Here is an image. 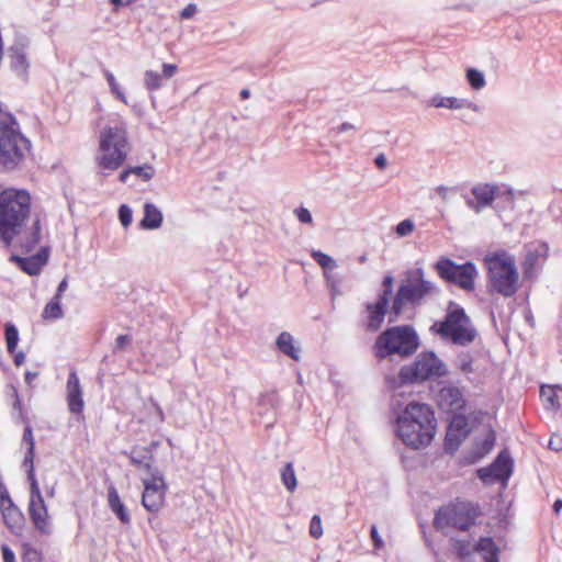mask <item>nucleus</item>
Segmentation results:
<instances>
[{"instance_id":"42","label":"nucleus","mask_w":562,"mask_h":562,"mask_svg":"<svg viewBox=\"0 0 562 562\" xmlns=\"http://www.w3.org/2000/svg\"><path fill=\"white\" fill-rule=\"evenodd\" d=\"M496 434L491 429L480 445V457L487 454L494 447Z\"/></svg>"},{"instance_id":"59","label":"nucleus","mask_w":562,"mask_h":562,"mask_svg":"<svg viewBox=\"0 0 562 562\" xmlns=\"http://www.w3.org/2000/svg\"><path fill=\"white\" fill-rule=\"evenodd\" d=\"M355 126L350 123H342L341 125H339L338 127L336 128H331L330 130V133H335L336 135L337 134H340V133H344V132H347V131H350L352 130Z\"/></svg>"},{"instance_id":"30","label":"nucleus","mask_w":562,"mask_h":562,"mask_svg":"<svg viewBox=\"0 0 562 562\" xmlns=\"http://www.w3.org/2000/svg\"><path fill=\"white\" fill-rule=\"evenodd\" d=\"M557 389H561L559 385L551 386V385H542L540 389V395L544 403V407L548 409L557 411L560 407L558 395H557Z\"/></svg>"},{"instance_id":"63","label":"nucleus","mask_w":562,"mask_h":562,"mask_svg":"<svg viewBox=\"0 0 562 562\" xmlns=\"http://www.w3.org/2000/svg\"><path fill=\"white\" fill-rule=\"evenodd\" d=\"M13 355H14V357H13L14 364L20 367L24 362V360H25L24 352L19 351V352L13 353Z\"/></svg>"},{"instance_id":"62","label":"nucleus","mask_w":562,"mask_h":562,"mask_svg":"<svg viewBox=\"0 0 562 562\" xmlns=\"http://www.w3.org/2000/svg\"><path fill=\"white\" fill-rule=\"evenodd\" d=\"M38 376V372L34 371H27L24 375L25 383L27 385H32V382Z\"/></svg>"},{"instance_id":"8","label":"nucleus","mask_w":562,"mask_h":562,"mask_svg":"<svg viewBox=\"0 0 562 562\" xmlns=\"http://www.w3.org/2000/svg\"><path fill=\"white\" fill-rule=\"evenodd\" d=\"M127 136L123 126H108L100 134L95 161L103 176L117 170L127 157Z\"/></svg>"},{"instance_id":"16","label":"nucleus","mask_w":562,"mask_h":562,"mask_svg":"<svg viewBox=\"0 0 562 562\" xmlns=\"http://www.w3.org/2000/svg\"><path fill=\"white\" fill-rule=\"evenodd\" d=\"M29 44V38L25 35L19 34L15 36L14 43L8 48L10 67L23 80L26 79L30 68V63L26 57Z\"/></svg>"},{"instance_id":"31","label":"nucleus","mask_w":562,"mask_h":562,"mask_svg":"<svg viewBox=\"0 0 562 562\" xmlns=\"http://www.w3.org/2000/svg\"><path fill=\"white\" fill-rule=\"evenodd\" d=\"M474 358L470 351L462 350L456 356L454 364L463 373L470 374L474 372Z\"/></svg>"},{"instance_id":"38","label":"nucleus","mask_w":562,"mask_h":562,"mask_svg":"<svg viewBox=\"0 0 562 562\" xmlns=\"http://www.w3.org/2000/svg\"><path fill=\"white\" fill-rule=\"evenodd\" d=\"M445 101L446 102H445L443 108H447V109L459 110L462 108H468L473 111H477V105L473 102L467 101L465 99H459V98H454V97H446Z\"/></svg>"},{"instance_id":"56","label":"nucleus","mask_w":562,"mask_h":562,"mask_svg":"<svg viewBox=\"0 0 562 562\" xmlns=\"http://www.w3.org/2000/svg\"><path fill=\"white\" fill-rule=\"evenodd\" d=\"M67 288H68V281H67V278H64V279L59 282V284H58V286H57V291H56V293H55V295H54V296H55V297H58V299H61V295H63V293L67 290Z\"/></svg>"},{"instance_id":"28","label":"nucleus","mask_w":562,"mask_h":562,"mask_svg":"<svg viewBox=\"0 0 562 562\" xmlns=\"http://www.w3.org/2000/svg\"><path fill=\"white\" fill-rule=\"evenodd\" d=\"M41 240V221L35 218L29 234L20 239V247L24 254L31 252Z\"/></svg>"},{"instance_id":"17","label":"nucleus","mask_w":562,"mask_h":562,"mask_svg":"<svg viewBox=\"0 0 562 562\" xmlns=\"http://www.w3.org/2000/svg\"><path fill=\"white\" fill-rule=\"evenodd\" d=\"M390 302L376 297L375 302H369L364 305L362 325L369 333H376L381 329L386 314L390 313Z\"/></svg>"},{"instance_id":"21","label":"nucleus","mask_w":562,"mask_h":562,"mask_svg":"<svg viewBox=\"0 0 562 562\" xmlns=\"http://www.w3.org/2000/svg\"><path fill=\"white\" fill-rule=\"evenodd\" d=\"M497 187L488 184V183H479L475 184L471 192L474 199L467 198L465 204L469 209L474 211L475 213H480L483 209L492 205L493 201L496 198Z\"/></svg>"},{"instance_id":"6","label":"nucleus","mask_w":562,"mask_h":562,"mask_svg":"<svg viewBox=\"0 0 562 562\" xmlns=\"http://www.w3.org/2000/svg\"><path fill=\"white\" fill-rule=\"evenodd\" d=\"M31 150V142L21 133L14 116L0 122V169L14 171L20 169Z\"/></svg>"},{"instance_id":"12","label":"nucleus","mask_w":562,"mask_h":562,"mask_svg":"<svg viewBox=\"0 0 562 562\" xmlns=\"http://www.w3.org/2000/svg\"><path fill=\"white\" fill-rule=\"evenodd\" d=\"M454 549L463 562H499V550L490 537L481 538L472 547L467 541L458 540Z\"/></svg>"},{"instance_id":"60","label":"nucleus","mask_w":562,"mask_h":562,"mask_svg":"<svg viewBox=\"0 0 562 562\" xmlns=\"http://www.w3.org/2000/svg\"><path fill=\"white\" fill-rule=\"evenodd\" d=\"M327 283L330 285L331 290H335L338 284V279L336 276L329 273V271L324 272Z\"/></svg>"},{"instance_id":"13","label":"nucleus","mask_w":562,"mask_h":562,"mask_svg":"<svg viewBox=\"0 0 562 562\" xmlns=\"http://www.w3.org/2000/svg\"><path fill=\"white\" fill-rule=\"evenodd\" d=\"M144 491L142 494V505L150 513H157L165 504L167 484L160 471H155L154 475L142 479Z\"/></svg>"},{"instance_id":"11","label":"nucleus","mask_w":562,"mask_h":562,"mask_svg":"<svg viewBox=\"0 0 562 562\" xmlns=\"http://www.w3.org/2000/svg\"><path fill=\"white\" fill-rule=\"evenodd\" d=\"M434 267L439 277L446 282L456 284L464 291L474 290L477 270L473 262L467 261L458 265L449 258H441Z\"/></svg>"},{"instance_id":"53","label":"nucleus","mask_w":562,"mask_h":562,"mask_svg":"<svg viewBox=\"0 0 562 562\" xmlns=\"http://www.w3.org/2000/svg\"><path fill=\"white\" fill-rule=\"evenodd\" d=\"M196 11H198L196 5L194 3H189L180 12V18L183 20L191 19L196 13Z\"/></svg>"},{"instance_id":"27","label":"nucleus","mask_w":562,"mask_h":562,"mask_svg":"<svg viewBox=\"0 0 562 562\" xmlns=\"http://www.w3.org/2000/svg\"><path fill=\"white\" fill-rule=\"evenodd\" d=\"M277 348L283 355L291 359L300 360V348L295 346L293 336L288 331H282L276 340Z\"/></svg>"},{"instance_id":"55","label":"nucleus","mask_w":562,"mask_h":562,"mask_svg":"<svg viewBox=\"0 0 562 562\" xmlns=\"http://www.w3.org/2000/svg\"><path fill=\"white\" fill-rule=\"evenodd\" d=\"M177 72V66L175 64H164L162 65V78L164 80L165 79H170L171 77L175 76V74Z\"/></svg>"},{"instance_id":"7","label":"nucleus","mask_w":562,"mask_h":562,"mask_svg":"<svg viewBox=\"0 0 562 562\" xmlns=\"http://www.w3.org/2000/svg\"><path fill=\"white\" fill-rule=\"evenodd\" d=\"M487 269V291L504 297H510L517 292L519 273L512 256L502 252L488 255L484 259Z\"/></svg>"},{"instance_id":"46","label":"nucleus","mask_w":562,"mask_h":562,"mask_svg":"<svg viewBox=\"0 0 562 562\" xmlns=\"http://www.w3.org/2000/svg\"><path fill=\"white\" fill-rule=\"evenodd\" d=\"M22 562H42L41 553L29 546H24Z\"/></svg>"},{"instance_id":"54","label":"nucleus","mask_w":562,"mask_h":562,"mask_svg":"<svg viewBox=\"0 0 562 562\" xmlns=\"http://www.w3.org/2000/svg\"><path fill=\"white\" fill-rule=\"evenodd\" d=\"M3 562H15V554L8 544L1 546Z\"/></svg>"},{"instance_id":"41","label":"nucleus","mask_w":562,"mask_h":562,"mask_svg":"<svg viewBox=\"0 0 562 562\" xmlns=\"http://www.w3.org/2000/svg\"><path fill=\"white\" fill-rule=\"evenodd\" d=\"M393 283H394V278L393 276L391 274H386L384 278H383V281H382V291L378 294V297L380 299H383L387 302H390V299H391V295L393 293Z\"/></svg>"},{"instance_id":"37","label":"nucleus","mask_w":562,"mask_h":562,"mask_svg":"<svg viewBox=\"0 0 562 562\" xmlns=\"http://www.w3.org/2000/svg\"><path fill=\"white\" fill-rule=\"evenodd\" d=\"M312 258L324 269V272L331 271L337 267L336 261L321 250H313Z\"/></svg>"},{"instance_id":"40","label":"nucleus","mask_w":562,"mask_h":562,"mask_svg":"<svg viewBox=\"0 0 562 562\" xmlns=\"http://www.w3.org/2000/svg\"><path fill=\"white\" fill-rule=\"evenodd\" d=\"M34 457H35V449H27L24 460H23V465L29 468L27 480L30 482V486H32V484L34 482H37L35 472H34Z\"/></svg>"},{"instance_id":"57","label":"nucleus","mask_w":562,"mask_h":562,"mask_svg":"<svg viewBox=\"0 0 562 562\" xmlns=\"http://www.w3.org/2000/svg\"><path fill=\"white\" fill-rule=\"evenodd\" d=\"M374 164L379 169L383 170L387 165V159L385 155L382 153L379 154L374 159Z\"/></svg>"},{"instance_id":"2","label":"nucleus","mask_w":562,"mask_h":562,"mask_svg":"<svg viewBox=\"0 0 562 562\" xmlns=\"http://www.w3.org/2000/svg\"><path fill=\"white\" fill-rule=\"evenodd\" d=\"M31 214V196L25 190H0V240L8 248L22 233Z\"/></svg>"},{"instance_id":"58","label":"nucleus","mask_w":562,"mask_h":562,"mask_svg":"<svg viewBox=\"0 0 562 562\" xmlns=\"http://www.w3.org/2000/svg\"><path fill=\"white\" fill-rule=\"evenodd\" d=\"M445 99L446 97H441V95H434L430 100V105L434 106V108H443L445 106Z\"/></svg>"},{"instance_id":"3","label":"nucleus","mask_w":562,"mask_h":562,"mask_svg":"<svg viewBox=\"0 0 562 562\" xmlns=\"http://www.w3.org/2000/svg\"><path fill=\"white\" fill-rule=\"evenodd\" d=\"M435 291V284L425 279L422 268L407 270L393 297L389 313V323H396L406 306L415 307L420 305L425 297Z\"/></svg>"},{"instance_id":"35","label":"nucleus","mask_w":562,"mask_h":562,"mask_svg":"<svg viewBox=\"0 0 562 562\" xmlns=\"http://www.w3.org/2000/svg\"><path fill=\"white\" fill-rule=\"evenodd\" d=\"M164 85V78L154 70H146L144 74V86L148 91H156Z\"/></svg>"},{"instance_id":"45","label":"nucleus","mask_w":562,"mask_h":562,"mask_svg":"<svg viewBox=\"0 0 562 562\" xmlns=\"http://www.w3.org/2000/svg\"><path fill=\"white\" fill-rule=\"evenodd\" d=\"M310 535L314 539H318L323 535L322 519L318 515H314L311 519Z\"/></svg>"},{"instance_id":"48","label":"nucleus","mask_w":562,"mask_h":562,"mask_svg":"<svg viewBox=\"0 0 562 562\" xmlns=\"http://www.w3.org/2000/svg\"><path fill=\"white\" fill-rule=\"evenodd\" d=\"M132 336L131 335H120L115 339V345L113 348L114 352L125 350V348L131 345Z\"/></svg>"},{"instance_id":"9","label":"nucleus","mask_w":562,"mask_h":562,"mask_svg":"<svg viewBox=\"0 0 562 562\" xmlns=\"http://www.w3.org/2000/svg\"><path fill=\"white\" fill-rule=\"evenodd\" d=\"M446 363L434 352L419 353L412 364L403 366L398 372L401 384H412L447 375Z\"/></svg>"},{"instance_id":"43","label":"nucleus","mask_w":562,"mask_h":562,"mask_svg":"<svg viewBox=\"0 0 562 562\" xmlns=\"http://www.w3.org/2000/svg\"><path fill=\"white\" fill-rule=\"evenodd\" d=\"M415 228V224L412 220L406 218L402 222H400L395 227V233L401 236L405 237L413 233Z\"/></svg>"},{"instance_id":"47","label":"nucleus","mask_w":562,"mask_h":562,"mask_svg":"<svg viewBox=\"0 0 562 562\" xmlns=\"http://www.w3.org/2000/svg\"><path fill=\"white\" fill-rule=\"evenodd\" d=\"M293 213L302 224H312L313 223L312 214L306 207L299 206V207L294 209Z\"/></svg>"},{"instance_id":"51","label":"nucleus","mask_w":562,"mask_h":562,"mask_svg":"<svg viewBox=\"0 0 562 562\" xmlns=\"http://www.w3.org/2000/svg\"><path fill=\"white\" fill-rule=\"evenodd\" d=\"M23 442H26L29 445L27 449H35V442L33 437L32 427L30 425H26L23 431L22 436Z\"/></svg>"},{"instance_id":"22","label":"nucleus","mask_w":562,"mask_h":562,"mask_svg":"<svg viewBox=\"0 0 562 562\" xmlns=\"http://www.w3.org/2000/svg\"><path fill=\"white\" fill-rule=\"evenodd\" d=\"M68 408L72 414H80L83 411L82 387L75 370H71L66 384Z\"/></svg>"},{"instance_id":"14","label":"nucleus","mask_w":562,"mask_h":562,"mask_svg":"<svg viewBox=\"0 0 562 562\" xmlns=\"http://www.w3.org/2000/svg\"><path fill=\"white\" fill-rule=\"evenodd\" d=\"M513 473V459L506 451H501L495 460L476 471L477 477L485 484L494 481L507 482Z\"/></svg>"},{"instance_id":"18","label":"nucleus","mask_w":562,"mask_h":562,"mask_svg":"<svg viewBox=\"0 0 562 562\" xmlns=\"http://www.w3.org/2000/svg\"><path fill=\"white\" fill-rule=\"evenodd\" d=\"M1 513L4 525L14 535H20L24 526V516L19 507L11 499L8 491L4 488L0 493Z\"/></svg>"},{"instance_id":"24","label":"nucleus","mask_w":562,"mask_h":562,"mask_svg":"<svg viewBox=\"0 0 562 562\" xmlns=\"http://www.w3.org/2000/svg\"><path fill=\"white\" fill-rule=\"evenodd\" d=\"M108 505L122 525L131 524V514L121 501L119 492L113 485L108 487Z\"/></svg>"},{"instance_id":"1","label":"nucleus","mask_w":562,"mask_h":562,"mask_svg":"<svg viewBox=\"0 0 562 562\" xmlns=\"http://www.w3.org/2000/svg\"><path fill=\"white\" fill-rule=\"evenodd\" d=\"M437 428L435 412L430 405L412 401L396 416V435L409 448L427 447Z\"/></svg>"},{"instance_id":"5","label":"nucleus","mask_w":562,"mask_h":562,"mask_svg":"<svg viewBox=\"0 0 562 562\" xmlns=\"http://www.w3.org/2000/svg\"><path fill=\"white\" fill-rule=\"evenodd\" d=\"M419 345L418 334L412 325H396L380 333L372 349L379 360L393 356L406 359L417 351Z\"/></svg>"},{"instance_id":"23","label":"nucleus","mask_w":562,"mask_h":562,"mask_svg":"<svg viewBox=\"0 0 562 562\" xmlns=\"http://www.w3.org/2000/svg\"><path fill=\"white\" fill-rule=\"evenodd\" d=\"M130 462L138 469H144L148 476L154 475L155 471H159L154 467V454L150 448L133 447L128 452Z\"/></svg>"},{"instance_id":"25","label":"nucleus","mask_w":562,"mask_h":562,"mask_svg":"<svg viewBox=\"0 0 562 562\" xmlns=\"http://www.w3.org/2000/svg\"><path fill=\"white\" fill-rule=\"evenodd\" d=\"M48 257L49 248L42 247L37 254L25 257L20 269L29 276H37L41 273L42 268L47 263Z\"/></svg>"},{"instance_id":"44","label":"nucleus","mask_w":562,"mask_h":562,"mask_svg":"<svg viewBox=\"0 0 562 562\" xmlns=\"http://www.w3.org/2000/svg\"><path fill=\"white\" fill-rule=\"evenodd\" d=\"M119 220L124 227H128L132 224L133 212L128 205L122 204L119 207Z\"/></svg>"},{"instance_id":"15","label":"nucleus","mask_w":562,"mask_h":562,"mask_svg":"<svg viewBox=\"0 0 562 562\" xmlns=\"http://www.w3.org/2000/svg\"><path fill=\"white\" fill-rule=\"evenodd\" d=\"M29 514L34 527L43 535H49L52 532L47 507L44 503L38 482H34L30 486V504Z\"/></svg>"},{"instance_id":"50","label":"nucleus","mask_w":562,"mask_h":562,"mask_svg":"<svg viewBox=\"0 0 562 562\" xmlns=\"http://www.w3.org/2000/svg\"><path fill=\"white\" fill-rule=\"evenodd\" d=\"M370 537L373 542L374 549H381L384 546V542L380 537L378 527L375 525H372L370 528Z\"/></svg>"},{"instance_id":"49","label":"nucleus","mask_w":562,"mask_h":562,"mask_svg":"<svg viewBox=\"0 0 562 562\" xmlns=\"http://www.w3.org/2000/svg\"><path fill=\"white\" fill-rule=\"evenodd\" d=\"M276 402H277V396L274 393L262 394L259 398V405L267 406L269 408H273Z\"/></svg>"},{"instance_id":"52","label":"nucleus","mask_w":562,"mask_h":562,"mask_svg":"<svg viewBox=\"0 0 562 562\" xmlns=\"http://www.w3.org/2000/svg\"><path fill=\"white\" fill-rule=\"evenodd\" d=\"M548 448L555 452L562 451V437L553 435L549 440Z\"/></svg>"},{"instance_id":"29","label":"nucleus","mask_w":562,"mask_h":562,"mask_svg":"<svg viewBox=\"0 0 562 562\" xmlns=\"http://www.w3.org/2000/svg\"><path fill=\"white\" fill-rule=\"evenodd\" d=\"M130 175H135L144 181H149L155 176V169L151 165L148 164L144 166L128 167L120 173V181L125 183Z\"/></svg>"},{"instance_id":"19","label":"nucleus","mask_w":562,"mask_h":562,"mask_svg":"<svg viewBox=\"0 0 562 562\" xmlns=\"http://www.w3.org/2000/svg\"><path fill=\"white\" fill-rule=\"evenodd\" d=\"M469 424L464 414H453L446 432L445 448L447 450H457L462 441L468 437Z\"/></svg>"},{"instance_id":"20","label":"nucleus","mask_w":562,"mask_h":562,"mask_svg":"<svg viewBox=\"0 0 562 562\" xmlns=\"http://www.w3.org/2000/svg\"><path fill=\"white\" fill-rule=\"evenodd\" d=\"M437 403L441 409L453 414L461 413L465 406L462 391L452 384L445 385L439 390Z\"/></svg>"},{"instance_id":"26","label":"nucleus","mask_w":562,"mask_h":562,"mask_svg":"<svg viewBox=\"0 0 562 562\" xmlns=\"http://www.w3.org/2000/svg\"><path fill=\"white\" fill-rule=\"evenodd\" d=\"M164 216L161 211L153 203L146 202L144 204V216L139 222L143 229H157L161 226Z\"/></svg>"},{"instance_id":"39","label":"nucleus","mask_w":562,"mask_h":562,"mask_svg":"<svg viewBox=\"0 0 562 562\" xmlns=\"http://www.w3.org/2000/svg\"><path fill=\"white\" fill-rule=\"evenodd\" d=\"M104 77L108 81V85L110 87V90L113 94H115V97L121 100L122 102H124L125 104L127 103V100H126V97L123 92V90L121 89L120 85L117 83L114 75L109 71V70H105L104 71Z\"/></svg>"},{"instance_id":"61","label":"nucleus","mask_w":562,"mask_h":562,"mask_svg":"<svg viewBox=\"0 0 562 562\" xmlns=\"http://www.w3.org/2000/svg\"><path fill=\"white\" fill-rule=\"evenodd\" d=\"M11 390H12V395L14 397L13 408L14 409H19L21 412L22 404H21V401H20V397H19L18 390L14 386H11Z\"/></svg>"},{"instance_id":"64","label":"nucleus","mask_w":562,"mask_h":562,"mask_svg":"<svg viewBox=\"0 0 562 562\" xmlns=\"http://www.w3.org/2000/svg\"><path fill=\"white\" fill-rule=\"evenodd\" d=\"M552 509L555 514H559L562 509V499L558 498L554 501Z\"/></svg>"},{"instance_id":"10","label":"nucleus","mask_w":562,"mask_h":562,"mask_svg":"<svg viewBox=\"0 0 562 562\" xmlns=\"http://www.w3.org/2000/svg\"><path fill=\"white\" fill-rule=\"evenodd\" d=\"M479 516L477 507L472 503H457L451 506L440 508L435 516L434 525L437 529L452 527L461 531H467L475 524Z\"/></svg>"},{"instance_id":"33","label":"nucleus","mask_w":562,"mask_h":562,"mask_svg":"<svg viewBox=\"0 0 562 562\" xmlns=\"http://www.w3.org/2000/svg\"><path fill=\"white\" fill-rule=\"evenodd\" d=\"M4 339L8 352L14 353L19 344V330L14 324L7 323L4 325Z\"/></svg>"},{"instance_id":"34","label":"nucleus","mask_w":562,"mask_h":562,"mask_svg":"<svg viewBox=\"0 0 562 562\" xmlns=\"http://www.w3.org/2000/svg\"><path fill=\"white\" fill-rule=\"evenodd\" d=\"M60 300L58 297H53L50 302L46 304L43 311V318L46 319H59L64 316V312L61 310Z\"/></svg>"},{"instance_id":"32","label":"nucleus","mask_w":562,"mask_h":562,"mask_svg":"<svg viewBox=\"0 0 562 562\" xmlns=\"http://www.w3.org/2000/svg\"><path fill=\"white\" fill-rule=\"evenodd\" d=\"M280 475H281V481H282L283 485L285 486V488L291 493L294 492L295 488L297 487V480H296V475L294 472L293 463L288 462L281 470Z\"/></svg>"},{"instance_id":"36","label":"nucleus","mask_w":562,"mask_h":562,"mask_svg":"<svg viewBox=\"0 0 562 562\" xmlns=\"http://www.w3.org/2000/svg\"><path fill=\"white\" fill-rule=\"evenodd\" d=\"M467 80L470 87L474 90H481L486 85L484 74L476 68L467 69Z\"/></svg>"},{"instance_id":"4","label":"nucleus","mask_w":562,"mask_h":562,"mask_svg":"<svg viewBox=\"0 0 562 562\" xmlns=\"http://www.w3.org/2000/svg\"><path fill=\"white\" fill-rule=\"evenodd\" d=\"M429 331L461 347L471 345L479 336V331L465 310L453 301L448 303L445 317L435 322Z\"/></svg>"}]
</instances>
